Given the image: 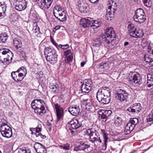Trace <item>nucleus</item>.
Instances as JSON below:
<instances>
[{
  "label": "nucleus",
  "instance_id": "f03ea898",
  "mask_svg": "<svg viewBox=\"0 0 153 153\" xmlns=\"http://www.w3.org/2000/svg\"><path fill=\"white\" fill-rule=\"evenodd\" d=\"M96 97L98 101L103 105L109 103L111 99V91L108 87H102L98 90Z\"/></svg>",
  "mask_w": 153,
  "mask_h": 153
},
{
  "label": "nucleus",
  "instance_id": "a211bd4d",
  "mask_svg": "<svg viewBox=\"0 0 153 153\" xmlns=\"http://www.w3.org/2000/svg\"><path fill=\"white\" fill-rule=\"evenodd\" d=\"M55 107L56 111V115L57 118V121H58L63 115V109L58 104L55 105Z\"/></svg>",
  "mask_w": 153,
  "mask_h": 153
},
{
  "label": "nucleus",
  "instance_id": "bf43d9fd",
  "mask_svg": "<svg viewBox=\"0 0 153 153\" xmlns=\"http://www.w3.org/2000/svg\"><path fill=\"white\" fill-rule=\"evenodd\" d=\"M60 26H56L53 30V32L55 31L56 30L60 29Z\"/></svg>",
  "mask_w": 153,
  "mask_h": 153
},
{
  "label": "nucleus",
  "instance_id": "72a5a7b5",
  "mask_svg": "<svg viewBox=\"0 0 153 153\" xmlns=\"http://www.w3.org/2000/svg\"><path fill=\"white\" fill-rule=\"evenodd\" d=\"M145 14L143 9L141 8H140L137 9V10L135 11L134 15V16L133 17H136H136L141 16L143 15H145Z\"/></svg>",
  "mask_w": 153,
  "mask_h": 153
},
{
  "label": "nucleus",
  "instance_id": "c85d7f7f",
  "mask_svg": "<svg viewBox=\"0 0 153 153\" xmlns=\"http://www.w3.org/2000/svg\"><path fill=\"white\" fill-rule=\"evenodd\" d=\"M49 87L51 90V92L53 93L56 94L59 93V87L58 85L56 84L55 85H51L49 86Z\"/></svg>",
  "mask_w": 153,
  "mask_h": 153
},
{
  "label": "nucleus",
  "instance_id": "f704fd0d",
  "mask_svg": "<svg viewBox=\"0 0 153 153\" xmlns=\"http://www.w3.org/2000/svg\"><path fill=\"white\" fill-rule=\"evenodd\" d=\"M89 141L92 143H95L98 142L100 143H102V141L100 139V137H92L91 138H89Z\"/></svg>",
  "mask_w": 153,
  "mask_h": 153
},
{
  "label": "nucleus",
  "instance_id": "7ed1b4c3",
  "mask_svg": "<svg viewBox=\"0 0 153 153\" xmlns=\"http://www.w3.org/2000/svg\"><path fill=\"white\" fill-rule=\"evenodd\" d=\"M45 103L41 99H35L32 102L31 106L34 112L38 115L42 116L45 113Z\"/></svg>",
  "mask_w": 153,
  "mask_h": 153
},
{
  "label": "nucleus",
  "instance_id": "4468645a",
  "mask_svg": "<svg viewBox=\"0 0 153 153\" xmlns=\"http://www.w3.org/2000/svg\"><path fill=\"white\" fill-rule=\"evenodd\" d=\"M27 3V2L25 0L17 1L15 5V9L19 11L23 10L26 8Z\"/></svg>",
  "mask_w": 153,
  "mask_h": 153
},
{
  "label": "nucleus",
  "instance_id": "7c9ffc66",
  "mask_svg": "<svg viewBox=\"0 0 153 153\" xmlns=\"http://www.w3.org/2000/svg\"><path fill=\"white\" fill-rule=\"evenodd\" d=\"M8 36L6 33L0 34V42L1 43H4L8 39Z\"/></svg>",
  "mask_w": 153,
  "mask_h": 153
},
{
  "label": "nucleus",
  "instance_id": "dca6fc26",
  "mask_svg": "<svg viewBox=\"0 0 153 153\" xmlns=\"http://www.w3.org/2000/svg\"><path fill=\"white\" fill-rule=\"evenodd\" d=\"M68 110L71 115L74 116H76L79 114L80 109L79 106L73 105L69 107Z\"/></svg>",
  "mask_w": 153,
  "mask_h": 153
},
{
  "label": "nucleus",
  "instance_id": "8fccbe9b",
  "mask_svg": "<svg viewBox=\"0 0 153 153\" xmlns=\"http://www.w3.org/2000/svg\"><path fill=\"white\" fill-rule=\"evenodd\" d=\"M145 5L147 7H150L151 3V0H142Z\"/></svg>",
  "mask_w": 153,
  "mask_h": 153
},
{
  "label": "nucleus",
  "instance_id": "13d9d810",
  "mask_svg": "<svg viewBox=\"0 0 153 153\" xmlns=\"http://www.w3.org/2000/svg\"><path fill=\"white\" fill-rule=\"evenodd\" d=\"M22 152V153H30V151L28 150L27 151L26 150L21 149Z\"/></svg>",
  "mask_w": 153,
  "mask_h": 153
},
{
  "label": "nucleus",
  "instance_id": "6e6d98bb",
  "mask_svg": "<svg viewBox=\"0 0 153 153\" xmlns=\"http://www.w3.org/2000/svg\"><path fill=\"white\" fill-rule=\"evenodd\" d=\"M13 17L14 18V20H12L11 21L12 22H15L17 21L18 20V16L15 14H14L13 16H12L11 18V19H12V17Z\"/></svg>",
  "mask_w": 153,
  "mask_h": 153
},
{
  "label": "nucleus",
  "instance_id": "6e6552de",
  "mask_svg": "<svg viewBox=\"0 0 153 153\" xmlns=\"http://www.w3.org/2000/svg\"><path fill=\"white\" fill-rule=\"evenodd\" d=\"M77 6L79 11L82 13H87L89 11L90 7L88 4L82 0L78 1Z\"/></svg>",
  "mask_w": 153,
  "mask_h": 153
},
{
  "label": "nucleus",
  "instance_id": "cd10ccee",
  "mask_svg": "<svg viewBox=\"0 0 153 153\" xmlns=\"http://www.w3.org/2000/svg\"><path fill=\"white\" fill-rule=\"evenodd\" d=\"M136 17H133L134 20L139 23H141L144 22L146 20L145 16V15H143L139 16Z\"/></svg>",
  "mask_w": 153,
  "mask_h": 153
},
{
  "label": "nucleus",
  "instance_id": "0eeeda50",
  "mask_svg": "<svg viewBox=\"0 0 153 153\" xmlns=\"http://www.w3.org/2000/svg\"><path fill=\"white\" fill-rule=\"evenodd\" d=\"M142 77L140 74L132 73L130 74L128 78V81L132 84H135L136 85L139 86L142 83Z\"/></svg>",
  "mask_w": 153,
  "mask_h": 153
},
{
  "label": "nucleus",
  "instance_id": "423d86ee",
  "mask_svg": "<svg viewBox=\"0 0 153 153\" xmlns=\"http://www.w3.org/2000/svg\"><path fill=\"white\" fill-rule=\"evenodd\" d=\"M5 122L2 123L0 126V132L2 136L7 138L12 137V129L7 123V121L5 120Z\"/></svg>",
  "mask_w": 153,
  "mask_h": 153
},
{
  "label": "nucleus",
  "instance_id": "58836bf2",
  "mask_svg": "<svg viewBox=\"0 0 153 153\" xmlns=\"http://www.w3.org/2000/svg\"><path fill=\"white\" fill-rule=\"evenodd\" d=\"M7 5L4 2L2 4L0 3V12H5L6 10Z\"/></svg>",
  "mask_w": 153,
  "mask_h": 153
},
{
  "label": "nucleus",
  "instance_id": "6ab92c4d",
  "mask_svg": "<svg viewBox=\"0 0 153 153\" xmlns=\"http://www.w3.org/2000/svg\"><path fill=\"white\" fill-rule=\"evenodd\" d=\"M57 54L56 51L53 48L48 47L45 49V56H49Z\"/></svg>",
  "mask_w": 153,
  "mask_h": 153
},
{
  "label": "nucleus",
  "instance_id": "20e7f679",
  "mask_svg": "<svg viewBox=\"0 0 153 153\" xmlns=\"http://www.w3.org/2000/svg\"><path fill=\"white\" fill-rule=\"evenodd\" d=\"M13 57V53L8 49H0V62L4 64H8L11 62Z\"/></svg>",
  "mask_w": 153,
  "mask_h": 153
},
{
  "label": "nucleus",
  "instance_id": "ea45409f",
  "mask_svg": "<svg viewBox=\"0 0 153 153\" xmlns=\"http://www.w3.org/2000/svg\"><path fill=\"white\" fill-rule=\"evenodd\" d=\"M129 122L135 127L138 123V120L136 118H132L130 119Z\"/></svg>",
  "mask_w": 153,
  "mask_h": 153
},
{
  "label": "nucleus",
  "instance_id": "052dcab7",
  "mask_svg": "<svg viewBox=\"0 0 153 153\" xmlns=\"http://www.w3.org/2000/svg\"><path fill=\"white\" fill-rule=\"evenodd\" d=\"M47 125L48 126L50 127L49 130H51V127L52 126L51 123H50L49 121H47Z\"/></svg>",
  "mask_w": 153,
  "mask_h": 153
},
{
  "label": "nucleus",
  "instance_id": "bb28decb",
  "mask_svg": "<svg viewBox=\"0 0 153 153\" xmlns=\"http://www.w3.org/2000/svg\"><path fill=\"white\" fill-rule=\"evenodd\" d=\"M135 33H133L132 37L134 38H140L143 36L144 35L142 30H137L136 28V30H135Z\"/></svg>",
  "mask_w": 153,
  "mask_h": 153
},
{
  "label": "nucleus",
  "instance_id": "ddd939ff",
  "mask_svg": "<svg viewBox=\"0 0 153 153\" xmlns=\"http://www.w3.org/2000/svg\"><path fill=\"white\" fill-rule=\"evenodd\" d=\"M142 107L140 103H134L130 106L127 109L129 113H138L141 110Z\"/></svg>",
  "mask_w": 153,
  "mask_h": 153
},
{
  "label": "nucleus",
  "instance_id": "4c0bfd02",
  "mask_svg": "<svg viewBox=\"0 0 153 153\" xmlns=\"http://www.w3.org/2000/svg\"><path fill=\"white\" fill-rule=\"evenodd\" d=\"M17 72H20V73H22L25 74V76L27 74V71L25 68L23 67H21L19 69L17 70L16 71H13V73L14 74L17 73Z\"/></svg>",
  "mask_w": 153,
  "mask_h": 153
},
{
  "label": "nucleus",
  "instance_id": "a19ab883",
  "mask_svg": "<svg viewBox=\"0 0 153 153\" xmlns=\"http://www.w3.org/2000/svg\"><path fill=\"white\" fill-rule=\"evenodd\" d=\"M57 19L61 22L65 21L67 19V17L65 13V14L64 15H63V16L61 15L58 16V17H57Z\"/></svg>",
  "mask_w": 153,
  "mask_h": 153
},
{
  "label": "nucleus",
  "instance_id": "a18cd8bd",
  "mask_svg": "<svg viewBox=\"0 0 153 153\" xmlns=\"http://www.w3.org/2000/svg\"><path fill=\"white\" fill-rule=\"evenodd\" d=\"M59 148L65 150H68L69 149V145L68 144H63L62 145L59 146Z\"/></svg>",
  "mask_w": 153,
  "mask_h": 153
},
{
  "label": "nucleus",
  "instance_id": "2f4dec72",
  "mask_svg": "<svg viewBox=\"0 0 153 153\" xmlns=\"http://www.w3.org/2000/svg\"><path fill=\"white\" fill-rule=\"evenodd\" d=\"M13 79L16 81H21L24 78V74L22 73H19L18 75L13 76Z\"/></svg>",
  "mask_w": 153,
  "mask_h": 153
},
{
  "label": "nucleus",
  "instance_id": "aec40b11",
  "mask_svg": "<svg viewBox=\"0 0 153 153\" xmlns=\"http://www.w3.org/2000/svg\"><path fill=\"white\" fill-rule=\"evenodd\" d=\"M53 0H43L41 1V6L43 8L48 9L51 6Z\"/></svg>",
  "mask_w": 153,
  "mask_h": 153
},
{
  "label": "nucleus",
  "instance_id": "e2e57ef3",
  "mask_svg": "<svg viewBox=\"0 0 153 153\" xmlns=\"http://www.w3.org/2000/svg\"><path fill=\"white\" fill-rule=\"evenodd\" d=\"M19 72H17V73H16L15 74L13 73V72L11 73V76L12 77V78L13 79V76H16V75H18V74H19Z\"/></svg>",
  "mask_w": 153,
  "mask_h": 153
},
{
  "label": "nucleus",
  "instance_id": "37998d69",
  "mask_svg": "<svg viewBox=\"0 0 153 153\" xmlns=\"http://www.w3.org/2000/svg\"><path fill=\"white\" fill-rule=\"evenodd\" d=\"M122 119L121 117H117L115 118V123L118 126H119L122 123Z\"/></svg>",
  "mask_w": 153,
  "mask_h": 153
},
{
  "label": "nucleus",
  "instance_id": "4be33fe9",
  "mask_svg": "<svg viewBox=\"0 0 153 153\" xmlns=\"http://www.w3.org/2000/svg\"><path fill=\"white\" fill-rule=\"evenodd\" d=\"M57 55L55 54L53 55L49 56H45L47 60L51 64H54L56 63L57 60Z\"/></svg>",
  "mask_w": 153,
  "mask_h": 153
},
{
  "label": "nucleus",
  "instance_id": "c03bdc74",
  "mask_svg": "<svg viewBox=\"0 0 153 153\" xmlns=\"http://www.w3.org/2000/svg\"><path fill=\"white\" fill-rule=\"evenodd\" d=\"M18 51L20 52L21 54V56H22L23 58L24 59H26L27 56L26 55L25 52L24 51V50L22 48L19 49Z\"/></svg>",
  "mask_w": 153,
  "mask_h": 153
},
{
  "label": "nucleus",
  "instance_id": "774afa93",
  "mask_svg": "<svg viewBox=\"0 0 153 153\" xmlns=\"http://www.w3.org/2000/svg\"><path fill=\"white\" fill-rule=\"evenodd\" d=\"M85 63V62H83L81 63V65L82 67H83Z\"/></svg>",
  "mask_w": 153,
  "mask_h": 153
},
{
  "label": "nucleus",
  "instance_id": "e433bc0d",
  "mask_svg": "<svg viewBox=\"0 0 153 153\" xmlns=\"http://www.w3.org/2000/svg\"><path fill=\"white\" fill-rule=\"evenodd\" d=\"M111 6L110 5L108 6V9L107 10V13L106 14V16L108 17L109 16L110 17H112V16H111V15H112V13L111 12H112L113 13V14H114L115 11V10L113 8V11H112L111 10Z\"/></svg>",
  "mask_w": 153,
  "mask_h": 153
},
{
  "label": "nucleus",
  "instance_id": "1a4fd4ad",
  "mask_svg": "<svg viewBox=\"0 0 153 153\" xmlns=\"http://www.w3.org/2000/svg\"><path fill=\"white\" fill-rule=\"evenodd\" d=\"M128 95L126 91L121 89H119L115 94L116 98L120 102L126 101Z\"/></svg>",
  "mask_w": 153,
  "mask_h": 153
},
{
  "label": "nucleus",
  "instance_id": "a878e982",
  "mask_svg": "<svg viewBox=\"0 0 153 153\" xmlns=\"http://www.w3.org/2000/svg\"><path fill=\"white\" fill-rule=\"evenodd\" d=\"M147 86L150 88L153 86V75L150 74H148L147 75Z\"/></svg>",
  "mask_w": 153,
  "mask_h": 153
},
{
  "label": "nucleus",
  "instance_id": "39448f33",
  "mask_svg": "<svg viewBox=\"0 0 153 153\" xmlns=\"http://www.w3.org/2000/svg\"><path fill=\"white\" fill-rule=\"evenodd\" d=\"M101 22L97 20H94L92 19H81L80 24L84 28L89 27L95 29L100 27Z\"/></svg>",
  "mask_w": 153,
  "mask_h": 153
},
{
  "label": "nucleus",
  "instance_id": "864d4df0",
  "mask_svg": "<svg viewBox=\"0 0 153 153\" xmlns=\"http://www.w3.org/2000/svg\"><path fill=\"white\" fill-rule=\"evenodd\" d=\"M54 10H57L58 11H60L63 10L62 8L60 6H55L54 7Z\"/></svg>",
  "mask_w": 153,
  "mask_h": 153
},
{
  "label": "nucleus",
  "instance_id": "393cba45",
  "mask_svg": "<svg viewBox=\"0 0 153 153\" xmlns=\"http://www.w3.org/2000/svg\"><path fill=\"white\" fill-rule=\"evenodd\" d=\"M127 29L130 35L131 36L133 35V33H135V30H136V28L135 27L134 25L132 23L129 24L128 25Z\"/></svg>",
  "mask_w": 153,
  "mask_h": 153
},
{
  "label": "nucleus",
  "instance_id": "5701e85b",
  "mask_svg": "<svg viewBox=\"0 0 153 153\" xmlns=\"http://www.w3.org/2000/svg\"><path fill=\"white\" fill-rule=\"evenodd\" d=\"M32 129H33L34 131H35V135L36 137H40L42 138L43 139H45L46 137L45 135H43L41 133H39V132H41L42 131V128H30V131H32Z\"/></svg>",
  "mask_w": 153,
  "mask_h": 153
},
{
  "label": "nucleus",
  "instance_id": "f8f14e48",
  "mask_svg": "<svg viewBox=\"0 0 153 153\" xmlns=\"http://www.w3.org/2000/svg\"><path fill=\"white\" fill-rule=\"evenodd\" d=\"M99 111V117L102 120V121L106 122L107 120L109 118L110 116L112 113L111 110H100Z\"/></svg>",
  "mask_w": 153,
  "mask_h": 153
},
{
  "label": "nucleus",
  "instance_id": "338daca9",
  "mask_svg": "<svg viewBox=\"0 0 153 153\" xmlns=\"http://www.w3.org/2000/svg\"><path fill=\"white\" fill-rule=\"evenodd\" d=\"M58 12H59V13L61 14L60 15H62V16H63V15H64L65 14V12H64V10L60 11H58Z\"/></svg>",
  "mask_w": 153,
  "mask_h": 153
},
{
  "label": "nucleus",
  "instance_id": "09e8293b",
  "mask_svg": "<svg viewBox=\"0 0 153 153\" xmlns=\"http://www.w3.org/2000/svg\"><path fill=\"white\" fill-rule=\"evenodd\" d=\"M101 131L103 133V136L104 140V142L106 141V142H108V138L107 137L108 135L105 132V131L104 130H102Z\"/></svg>",
  "mask_w": 153,
  "mask_h": 153
},
{
  "label": "nucleus",
  "instance_id": "49530a36",
  "mask_svg": "<svg viewBox=\"0 0 153 153\" xmlns=\"http://www.w3.org/2000/svg\"><path fill=\"white\" fill-rule=\"evenodd\" d=\"M36 152L37 153H47L46 148L45 146L39 149Z\"/></svg>",
  "mask_w": 153,
  "mask_h": 153
},
{
  "label": "nucleus",
  "instance_id": "5fc2aeb1",
  "mask_svg": "<svg viewBox=\"0 0 153 153\" xmlns=\"http://www.w3.org/2000/svg\"><path fill=\"white\" fill-rule=\"evenodd\" d=\"M152 59L149 57H146L144 56V60L145 61L149 63H150V62L152 60Z\"/></svg>",
  "mask_w": 153,
  "mask_h": 153
},
{
  "label": "nucleus",
  "instance_id": "c9c22d12",
  "mask_svg": "<svg viewBox=\"0 0 153 153\" xmlns=\"http://www.w3.org/2000/svg\"><path fill=\"white\" fill-rule=\"evenodd\" d=\"M82 84H84L88 87H89L91 88L93 86L92 82L90 79H86L85 80Z\"/></svg>",
  "mask_w": 153,
  "mask_h": 153
},
{
  "label": "nucleus",
  "instance_id": "b1692460",
  "mask_svg": "<svg viewBox=\"0 0 153 153\" xmlns=\"http://www.w3.org/2000/svg\"><path fill=\"white\" fill-rule=\"evenodd\" d=\"M83 105H85V109L87 110H89L92 108V104L90 100L88 99L84 100Z\"/></svg>",
  "mask_w": 153,
  "mask_h": 153
},
{
  "label": "nucleus",
  "instance_id": "69168bd1",
  "mask_svg": "<svg viewBox=\"0 0 153 153\" xmlns=\"http://www.w3.org/2000/svg\"><path fill=\"white\" fill-rule=\"evenodd\" d=\"M106 64V63H101L100 64V67L101 68H105L104 65Z\"/></svg>",
  "mask_w": 153,
  "mask_h": 153
},
{
  "label": "nucleus",
  "instance_id": "603ef678",
  "mask_svg": "<svg viewBox=\"0 0 153 153\" xmlns=\"http://www.w3.org/2000/svg\"><path fill=\"white\" fill-rule=\"evenodd\" d=\"M107 142H104V144L101 146V149L103 150H105L106 149L107 146Z\"/></svg>",
  "mask_w": 153,
  "mask_h": 153
},
{
  "label": "nucleus",
  "instance_id": "412c9836",
  "mask_svg": "<svg viewBox=\"0 0 153 153\" xmlns=\"http://www.w3.org/2000/svg\"><path fill=\"white\" fill-rule=\"evenodd\" d=\"M135 127L134 125H133L132 124L128 122L125 127V129L124 131L125 134L126 135L130 134L134 129Z\"/></svg>",
  "mask_w": 153,
  "mask_h": 153
},
{
  "label": "nucleus",
  "instance_id": "2eb2a0df",
  "mask_svg": "<svg viewBox=\"0 0 153 153\" xmlns=\"http://www.w3.org/2000/svg\"><path fill=\"white\" fill-rule=\"evenodd\" d=\"M65 56V62L69 63L72 61L73 56V52L71 50H68L65 51L63 53Z\"/></svg>",
  "mask_w": 153,
  "mask_h": 153
},
{
  "label": "nucleus",
  "instance_id": "473e14b6",
  "mask_svg": "<svg viewBox=\"0 0 153 153\" xmlns=\"http://www.w3.org/2000/svg\"><path fill=\"white\" fill-rule=\"evenodd\" d=\"M92 88L87 87L84 84H82L81 87V90L82 92L88 93L91 91Z\"/></svg>",
  "mask_w": 153,
  "mask_h": 153
},
{
  "label": "nucleus",
  "instance_id": "0e129e2a",
  "mask_svg": "<svg viewBox=\"0 0 153 153\" xmlns=\"http://www.w3.org/2000/svg\"><path fill=\"white\" fill-rule=\"evenodd\" d=\"M51 42L56 47V48L58 46V45L57 44H56L54 40L53 39H51Z\"/></svg>",
  "mask_w": 153,
  "mask_h": 153
},
{
  "label": "nucleus",
  "instance_id": "c756f323",
  "mask_svg": "<svg viewBox=\"0 0 153 153\" xmlns=\"http://www.w3.org/2000/svg\"><path fill=\"white\" fill-rule=\"evenodd\" d=\"M13 44L17 49H19V48H21L22 44L20 40L15 38L13 40Z\"/></svg>",
  "mask_w": 153,
  "mask_h": 153
},
{
  "label": "nucleus",
  "instance_id": "f3484780",
  "mask_svg": "<svg viewBox=\"0 0 153 153\" xmlns=\"http://www.w3.org/2000/svg\"><path fill=\"white\" fill-rule=\"evenodd\" d=\"M85 134L89 136V138L97 137H100L97 131L94 128H93L88 129L85 132Z\"/></svg>",
  "mask_w": 153,
  "mask_h": 153
},
{
  "label": "nucleus",
  "instance_id": "de8ad7c7",
  "mask_svg": "<svg viewBox=\"0 0 153 153\" xmlns=\"http://www.w3.org/2000/svg\"><path fill=\"white\" fill-rule=\"evenodd\" d=\"M153 121V109L152 110L149 115V117L147 119V122Z\"/></svg>",
  "mask_w": 153,
  "mask_h": 153
},
{
  "label": "nucleus",
  "instance_id": "3c124183",
  "mask_svg": "<svg viewBox=\"0 0 153 153\" xmlns=\"http://www.w3.org/2000/svg\"><path fill=\"white\" fill-rule=\"evenodd\" d=\"M53 14L54 16L57 19V17H58V16H59L60 15H61V14H60L58 12V11L57 10H53Z\"/></svg>",
  "mask_w": 153,
  "mask_h": 153
},
{
  "label": "nucleus",
  "instance_id": "9d476101",
  "mask_svg": "<svg viewBox=\"0 0 153 153\" xmlns=\"http://www.w3.org/2000/svg\"><path fill=\"white\" fill-rule=\"evenodd\" d=\"M67 124L69 127L70 129L76 130L83 126L81 122L79 121L76 119L70 121Z\"/></svg>",
  "mask_w": 153,
  "mask_h": 153
},
{
  "label": "nucleus",
  "instance_id": "9b49d317",
  "mask_svg": "<svg viewBox=\"0 0 153 153\" xmlns=\"http://www.w3.org/2000/svg\"><path fill=\"white\" fill-rule=\"evenodd\" d=\"M90 147V145L86 143L83 141H78L74 147V151L77 152L79 151H84Z\"/></svg>",
  "mask_w": 153,
  "mask_h": 153
},
{
  "label": "nucleus",
  "instance_id": "680f3d73",
  "mask_svg": "<svg viewBox=\"0 0 153 153\" xmlns=\"http://www.w3.org/2000/svg\"><path fill=\"white\" fill-rule=\"evenodd\" d=\"M69 47V45L68 44H66L65 45H63L62 48V49H67Z\"/></svg>",
  "mask_w": 153,
  "mask_h": 153
},
{
  "label": "nucleus",
  "instance_id": "4d7b16f0",
  "mask_svg": "<svg viewBox=\"0 0 153 153\" xmlns=\"http://www.w3.org/2000/svg\"><path fill=\"white\" fill-rule=\"evenodd\" d=\"M91 3L95 4L97 3L99 0H89Z\"/></svg>",
  "mask_w": 153,
  "mask_h": 153
},
{
  "label": "nucleus",
  "instance_id": "79ce46f5",
  "mask_svg": "<svg viewBox=\"0 0 153 153\" xmlns=\"http://www.w3.org/2000/svg\"><path fill=\"white\" fill-rule=\"evenodd\" d=\"M42 144L39 143H36L34 144V147L36 150V151L37 150H39L40 148H41L42 147L44 146Z\"/></svg>",
  "mask_w": 153,
  "mask_h": 153
},
{
  "label": "nucleus",
  "instance_id": "f257e3e1",
  "mask_svg": "<svg viewBox=\"0 0 153 153\" xmlns=\"http://www.w3.org/2000/svg\"><path fill=\"white\" fill-rule=\"evenodd\" d=\"M116 35L113 29L112 28H108L106 29L104 35L98 36L95 40V46L99 47L102 42H105L108 44L111 42L113 46H115V40Z\"/></svg>",
  "mask_w": 153,
  "mask_h": 153
}]
</instances>
